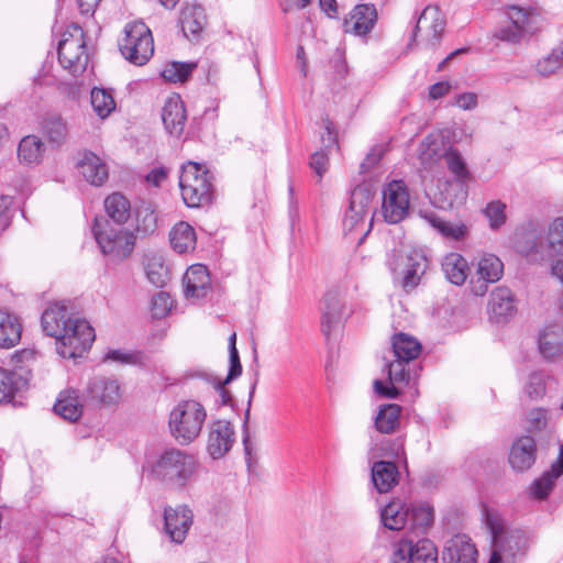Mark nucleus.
Masks as SVG:
<instances>
[{
  "instance_id": "bb28decb",
  "label": "nucleus",
  "mask_w": 563,
  "mask_h": 563,
  "mask_svg": "<svg viewBox=\"0 0 563 563\" xmlns=\"http://www.w3.org/2000/svg\"><path fill=\"white\" fill-rule=\"evenodd\" d=\"M207 23L205 10L200 4H186L180 13V25L184 35L189 41H196L200 36Z\"/></svg>"
},
{
  "instance_id": "a211bd4d",
  "label": "nucleus",
  "mask_w": 563,
  "mask_h": 563,
  "mask_svg": "<svg viewBox=\"0 0 563 563\" xmlns=\"http://www.w3.org/2000/svg\"><path fill=\"white\" fill-rule=\"evenodd\" d=\"M477 550L465 534L449 539L442 550L443 563H476Z\"/></svg>"
},
{
  "instance_id": "5701e85b",
  "label": "nucleus",
  "mask_w": 563,
  "mask_h": 563,
  "mask_svg": "<svg viewBox=\"0 0 563 563\" xmlns=\"http://www.w3.org/2000/svg\"><path fill=\"white\" fill-rule=\"evenodd\" d=\"M536 442L531 437L516 440L509 452V464L516 472L529 470L536 462Z\"/></svg>"
},
{
  "instance_id": "393cba45",
  "label": "nucleus",
  "mask_w": 563,
  "mask_h": 563,
  "mask_svg": "<svg viewBox=\"0 0 563 563\" xmlns=\"http://www.w3.org/2000/svg\"><path fill=\"white\" fill-rule=\"evenodd\" d=\"M77 166L84 178L92 186H102L108 180L107 164L92 152H84Z\"/></svg>"
},
{
  "instance_id": "864d4df0",
  "label": "nucleus",
  "mask_w": 563,
  "mask_h": 563,
  "mask_svg": "<svg viewBox=\"0 0 563 563\" xmlns=\"http://www.w3.org/2000/svg\"><path fill=\"white\" fill-rule=\"evenodd\" d=\"M190 376L191 377H200V378L207 380L208 383L212 384L213 387L219 391L223 405H228L231 401V395L224 388V385L227 384V383H224V380H219L207 372H198L196 374H191Z\"/></svg>"
},
{
  "instance_id": "2eb2a0df",
  "label": "nucleus",
  "mask_w": 563,
  "mask_h": 563,
  "mask_svg": "<svg viewBox=\"0 0 563 563\" xmlns=\"http://www.w3.org/2000/svg\"><path fill=\"white\" fill-rule=\"evenodd\" d=\"M345 300L340 290H329L321 306V331L330 340L338 335L345 320Z\"/></svg>"
},
{
  "instance_id": "20e7f679",
  "label": "nucleus",
  "mask_w": 563,
  "mask_h": 563,
  "mask_svg": "<svg viewBox=\"0 0 563 563\" xmlns=\"http://www.w3.org/2000/svg\"><path fill=\"white\" fill-rule=\"evenodd\" d=\"M206 418L207 411L199 401H179L169 413L168 427L172 437L180 445L190 444L201 433Z\"/></svg>"
},
{
  "instance_id": "423d86ee",
  "label": "nucleus",
  "mask_w": 563,
  "mask_h": 563,
  "mask_svg": "<svg viewBox=\"0 0 563 563\" xmlns=\"http://www.w3.org/2000/svg\"><path fill=\"white\" fill-rule=\"evenodd\" d=\"M93 235L102 254L110 261L121 262L129 257L135 245V236L132 232L113 227L106 219L96 218Z\"/></svg>"
},
{
  "instance_id": "3c124183",
  "label": "nucleus",
  "mask_w": 563,
  "mask_h": 563,
  "mask_svg": "<svg viewBox=\"0 0 563 563\" xmlns=\"http://www.w3.org/2000/svg\"><path fill=\"white\" fill-rule=\"evenodd\" d=\"M151 303H152V306H151L152 316L156 319H161V318H164L165 316H167L173 307V300H172L169 294H167L165 291L157 292L152 298Z\"/></svg>"
},
{
  "instance_id": "a878e982",
  "label": "nucleus",
  "mask_w": 563,
  "mask_h": 563,
  "mask_svg": "<svg viewBox=\"0 0 563 563\" xmlns=\"http://www.w3.org/2000/svg\"><path fill=\"white\" fill-rule=\"evenodd\" d=\"M377 19V12L373 4H358L344 20L345 32H352L355 35H365L373 27Z\"/></svg>"
},
{
  "instance_id": "39448f33",
  "label": "nucleus",
  "mask_w": 563,
  "mask_h": 563,
  "mask_svg": "<svg viewBox=\"0 0 563 563\" xmlns=\"http://www.w3.org/2000/svg\"><path fill=\"white\" fill-rule=\"evenodd\" d=\"M197 470L194 455L179 450H165L152 466L155 478L176 488H184Z\"/></svg>"
},
{
  "instance_id": "e433bc0d",
  "label": "nucleus",
  "mask_w": 563,
  "mask_h": 563,
  "mask_svg": "<svg viewBox=\"0 0 563 563\" xmlns=\"http://www.w3.org/2000/svg\"><path fill=\"white\" fill-rule=\"evenodd\" d=\"M467 262L462 255L450 253L444 256L442 271L452 284L462 285L467 278Z\"/></svg>"
},
{
  "instance_id": "aec40b11",
  "label": "nucleus",
  "mask_w": 563,
  "mask_h": 563,
  "mask_svg": "<svg viewBox=\"0 0 563 563\" xmlns=\"http://www.w3.org/2000/svg\"><path fill=\"white\" fill-rule=\"evenodd\" d=\"M162 120L165 130L175 137H180L187 121L184 101L179 95L168 97L162 109Z\"/></svg>"
},
{
  "instance_id": "13d9d810",
  "label": "nucleus",
  "mask_w": 563,
  "mask_h": 563,
  "mask_svg": "<svg viewBox=\"0 0 563 563\" xmlns=\"http://www.w3.org/2000/svg\"><path fill=\"white\" fill-rule=\"evenodd\" d=\"M328 154L325 150L317 151L311 155L310 166L317 173L319 177L323 175L328 166Z\"/></svg>"
},
{
  "instance_id": "1a4fd4ad",
  "label": "nucleus",
  "mask_w": 563,
  "mask_h": 563,
  "mask_svg": "<svg viewBox=\"0 0 563 563\" xmlns=\"http://www.w3.org/2000/svg\"><path fill=\"white\" fill-rule=\"evenodd\" d=\"M119 47L130 63L144 65L154 53L151 30L143 22L126 24L124 37L120 41Z\"/></svg>"
},
{
  "instance_id": "a18cd8bd",
  "label": "nucleus",
  "mask_w": 563,
  "mask_h": 563,
  "mask_svg": "<svg viewBox=\"0 0 563 563\" xmlns=\"http://www.w3.org/2000/svg\"><path fill=\"white\" fill-rule=\"evenodd\" d=\"M507 205L497 199L488 202L483 210L484 216L488 220L489 229L493 231L500 230L507 222Z\"/></svg>"
},
{
  "instance_id": "f704fd0d",
  "label": "nucleus",
  "mask_w": 563,
  "mask_h": 563,
  "mask_svg": "<svg viewBox=\"0 0 563 563\" xmlns=\"http://www.w3.org/2000/svg\"><path fill=\"white\" fill-rule=\"evenodd\" d=\"M25 385L26 380L22 375L0 367V405L11 402Z\"/></svg>"
},
{
  "instance_id": "5fc2aeb1",
  "label": "nucleus",
  "mask_w": 563,
  "mask_h": 563,
  "mask_svg": "<svg viewBox=\"0 0 563 563\" xmlns=\"http://www.w3.org/2000/svg\"><path fill=\"white\" fill-rule=\"evenodd\" d=\"M324 132L321 134L322 150L338 147V137L333 123L329 118L322 120Z\"/></svg>"
},
{
  "instance_id": "338daca9",
  "label": "nucleus",
  "mask_w": 563,
  "mask_h": 563,
  "mask_svg": "<svg viewBox=\"0 0 563 563\" xmlns=\"http://www.w3.org/2000/svg\"><path fill=\"white\" fill-rule=\"evenodd\" d=\"M101 0H77L78 8L82 14H92Z\"/></svg>"
},
{
  "instance_id": "774afa93",
  "label": "nucleus",
  "mask_w": 563,
  "mask_h": 563,
  "mask_svg": "<svg viewBox=\"0 0 563 563\" xmlns=\"http://www.w3.org/2000/svg\"><path fill=\"white\" fill-rule=\"evenodd\" d=\"M319 4L322 11L327 13L328 16L333 18L336 15V1L335 0H319Z\"/></svg>"
},
{
  "instance_id": "f257e3e1",
  "label": "nucleus",
  "mask_w": 563,
  "mask_h": 563,
  "mask_svg": "<svg viewBox=\"0 0 563 563\" xmlns=\"http://www.w3.org/2000/svg\"><path fill=\"white\" fill-rule=\"evenodd\" d=\"M43 331L55 339L63 358L81 357L92 345L96 334L85 319L75 316L65 302H54L42 313Z\"/></svg>"
},
{
  "instance_id": "37998d69",
  "label": "nucleus",
  "mask_w": 563,
  "mask_h": 563,
  "mask_svg": "<svg viewBox=\"0 0 563 563\" xmlns=\"http://www.w3.org/2000/svg\"><path fill=\"white\" fill-rule=\"evenodd\" d=\"M382 521L389 530H400L407 528L408 508L399 504L390 503L382 510Z\"/></svg>"
},
{
  "instance_id": "0e129e2a",
  "label": "nucleus",
  "mask_w": 563,
  "mask_h": 563,
  "mask_svg": "<svg viewBox=\"0 0 563 563\" xmlns=\"http://www.w3.org/2000/svg\"><path fill=\"white\" fill-rule=\"evenodd\" d=\"M166 177H167V172L165 168H163V167L154 168L147 174L146 181L156 187H159L161 184L166 179Z\"/></svg>"
},
{
  "instance_id": "0eeeda50",
  "label": "nucleus",
  "mask_w": 563,
  "mask_h": 563,
  "mask_svg": "<svg viewBox=\"0 0 563 563\" xmlns=\"http://www.w3.org/2000/svg\"><path fill=\"white\" fill-rule=\"evenodd\" d=\"M179 187L184 202L190 208L200 207L211 201V176L202 165L196 162L189 161L181 166Z\"/></svg>"
},
{
  "instance_id": "09e8293b",
  "label": "nucleus",
  "mask_w": 563,
  "mask_h": 563,
  "mask_svg": "<svg viewBox=\"0 0 563 563\" xmlns=\"http://www.w3.org/2000/svg\"><path fill=\"white\" fill-rule=\"evenodd\" d=\"M563 65V49L558 47L552 49L550 54L542 57L536 64V70L541 76H550L560 69Z\"/></svg>"
},
{
  "instance_id": "b1692460",
  "label": "nucleus",
  "mask_w": 563,
  "mask_h": 563,
  "mask_svg": "<svg viewBox=\"0 0 563 563\" xmlns=\"http://www.w3.org/2000/svg\"><path fill=\"white\" fill-rule=\"evenodd\" d=\"M488 312L496 322H501L515 314L516 301L508 287L499 286L492 291Z\"/></svg>"
},
{
  "instance_id": "4be33fe9",
  "label": "nucleus",
  "mask_w": 563,
  "mask_h": 563,
  "mask_svg": "<svg viewBox=\"0 0 563 563\" xmlns=\"http://www.w3.org/2000/svg\"><path fill=\"white\" fill-rule=\"evenodd\" d=\"M88 397L101 405H115L122 397L119 382L111 377H95L88 385Z\"/></svg>"
},
{
  "instance_id": "a19ab883",
  "label": "nucleus",
  "mask_w": 563,
  "mask_h": 563,
  "mask_svg": "<svg viewBox=\"0 0 563 563\" xmlns=\"http://www.w3.org/2000/svg\"><path fill=\"white\" fill-rule=\"evenodd\" d=\"M433 522V511L429 506L420 505L408 508L407 528L418 537L424 533L426 529Z\"/></svg>"
},
{
  "instance_id": "72a5a7b5",
  "label": "nucleus",
  "mask_w": 563,
  "mask_h": 563,
  "mask_svg": "<svg viewBox=\"0 0 563 563\" xmlns=\"http://www.w3.org/2000/svg\"><path fill=\"white\" fill-rule=\"evenodd\" d=\"M169 235L170 244L177 253H188L196 249V232L187 222L177 223L170 231Z\"/></svg>"
},
{
  "instance_id": "2f4dec72",
  "label": "nucleus",
  "mask_w": 563,
  "mask_h": 563,
  "mask_svg": "<svg viewBox=\"0 0 563 563\" xmlns=\"http://www.w3.org/2000/svg\"><path fill=\"white\" fill-rule=\"evenodd\" d=\"M57 415L69 421H77L82 415V405L79 401L77 390L62 391L54 405Z\"/></svg>"
},
{
  "instance_id": "412c9836",
  "label": "nucleus",
  "mask_w": 563,
  "mask_h": 563,
  "mask_svg": "<svg viewBox=\"0 0 563 563\" xmlns=\"http://www.w3.org/2000/svg\"><path fill=\"white\" fill-rule=\"evenodd\" d=\"M185 297L200 299L207 296L211 288L209 272L205 265L190 266L183 278Z\"/></svg>"
},
{
  "instance_id": "f8f14e48",
  "label": "nucleus",
  "mask_w": 563,
  "mask_h": 563,
  "mask_svg": "<svg viewBox=\"0 0 563 563\" xmlns=\"http://www.w3.org/2000/svg\"><path fill=\"white\" fill-rule=\"evenodd\" d=\"M445 20L437 5H428L418 16L412 30L408 47H411L420 34L421 40L430 48H434L441 41L444 32Z\"/></svg>"
},
{
  "instance_id": "680f3d73",
  "label": "nucleus",
  "mask_w": 563,
  "mask_h": 563,
  "mask_svg": "<svg viewBox=\"0 0 563 563\" xmlns=\"http://www.w3.org/2000/svg\"><path fill=\"white\" fill-rule=\"evenodd\" d=\"M250 409L245 412V422H244V435H243V446L245 453V461L249 470H251L253 460H252V445L250 442V435L247 431V418H249Z\"/></svg>"
},
{
  "instance_id": "4c0bfd02",
  "label": "nucleus",
  "mask_w": 563,
  "mask_h": 563,
  "mask_svg": "<svg viewBox=\"0 0 563 563\" xmlns=\"http://www.w3.org/2000/svg\"><path fill=\"white\" fill-rule=\"evenodd\" d=\"M104 209L108 217L119 225L131 217L130 201L120 192H113L106 198Z\"/></svg>"
},
{
  "instance_id": "6e6d98bb",
  "label": "nucleus",
  "mask_w": 563,
  "mask_h": 563,
  "mask_svg": "<svg viewBox=\"0 0 563 563\" xmlns=\"http://www.w3.org/2000/svg\"><path fill=\"white\" fill-rule=\"evenodd\" d=\"M384 153L383 145L373 146L360 165L361 173H366L374 167L382 159Z\"/></svg>"
},
{
  "instance_id": "e2e57ef3",
  "label": "nucleus",
  "mask_w": 563,
  "mask_h": 563,
  "mask_svg": "<svg viewBox=\"0 0 563 563\" xmlns=\"http://www.w3.org/2000/svg\"><path fill=\"white\" fill-rule=\"evenodd\" d=\"M450 84L448 81H439L433 84L429 88V96L433 100H438L442 97H444L450 91Z\"/></svg>"
},
{
  "instance_id": "9b49d317",
  "label": "nucleus",
  "mask_w": 563,
  "mask_h": 563,
  "mask_svg": "<svg viewBox=\"0 0 563 563\" xmlns=\"http://www.w3.org/2000/svg\"><path fill=\"white\" fill-rule=\"evenodd\" d=\"M391 563H438V551L429 539L402 538L396 544Z\"/></svg>"
},
{
  "instance_id": "bf43d9fd",
  "label": "nucleus",
  "mask_w": 563,
  "mask_h": 563,
  "mask_svg": "<svg viewBox=\"0 0 563 563\" xmlns=\"http://www.w3.org/2000/svg\"><path fill=\"white\" fill-rule=\"evenodd\" d=\"M230 357V368L228 375L224 379V383H230L231 380L239 377L242 373V365L240 362V356L238 351L229 352Z\"/></svg>"
},
{
  "instance_id": "052dcab7",
  "label": "nucleus",
  "mask_w": 563,
  "mask_h": 563,
  "mask_svg": "<svg viewBox=\"0 0 563 563\" xmlns=\"http://www.w3.org/2000/svg\"><path fill=\"white\" fill-rule=\"evenodd\" d=\"M455 104L463 110H473L477 107V96L474 92H464L456 97Z\"/></svg>"
},
{
  "instance_id": "c03bdc74",
  "label": "nucleus",
  "mask_w": 563,
  "mask_h": 563,
  "mask_svg": "<svg viewBox=\"0 0 563 563\" xmlns=\"http://www.w3.org/2000/svg\"><path fill=\"white\" fill-rule=\"evenodd\" d=\"M197 68V63L172 62L162 70V76L169 82H184Z\"/></svg>"
},
{
  "instance_id": "49530a36",
  "label": "nucleus",
  "mask_w": 563,
  "mask_h": 563,
  "mask_svg": "<svg viewBox=\"0 0 563 563\" xmlns=\"http://www.w3.org/2000/svg\"><path fill=\"white\" fill-rule=\"evenodd\" d=\"M547 247L550 255L563 256V218H555L548 228Z\"/></svg>"
},
{
  "instance_id": "9d476101",
  "label": "nucleus",
  "mask_w": 563,
  "mask_h": 563,
  "mask_svg": "<svg viewBox=\"0 0 563 563\" xmlns=\"http://www.w3.org/2000/svg\"><path fill=\"white\" fill-rule=\"evenodd\" d=\"M382 213L387 223L396 224L409 213L410 196L404 180H391L383 188Z\"/></svg>"
},
{
  "instance_id": "f03ea898",
  "label": "nucleus",
  "mask_w": 563,
  "mask_h": 563,
  "mask_svg": "<svg viewBox=\"0 0 563 563\" xmlns=\"http://www.w3.org/2000/svg\"><path fill=\"white\" fill-rule=\"evenodd\" d=\"M394 358L386 363L390 386L382 380L374 382V390L379 396L396 399L399 390L396 385H408L417 375L412 362L421 352L420 342L406 333H396L391 339Z\"/></svg>"
},
{
  "instance_id": "603ef678",
  "label": "nucleus",
  "mask_w": 563,
  "mask_h": 563,
  "mask_svg": "<svg viewBox=\"0 0 563 563\" xmlns=\"http://www.w3.org/2000/svg\"><path fill=\"white\" fill-rule=\"evenodd\" d=\"M526 394L531 399L541 398L545 394V378L541 372H533L529 375L525 387Z\"/></svg>"
},
{
  "instance_id": "c9c22d12",
  "label": "nucleus",
  "mask_w": 563,
  "mask_h": 563,
  "mask_svg": "<svg viewBox=\"0 0 563 563\" xmlns=\"http://www.w3.org/2000/svg\"><path fill=\"white\" fill-rule=\"evenodd\" d=\"M42 134L54 146H60L68 136V128L62 117L56 114L47 115L43 119Z\"/></svg>"
},
{
  "instance_id": "de8ad7c7",
  "label": "nucleus",
  "mask_w": 563,
  "mask_h": 563,
  "mask_svg": "<svg viewBox=\"0 0 563 563\" xmlns=\"http://www.w3.org/2000/svg\"><path fill=\"white\" fill-rule=\"evenodd\" d=\"M145 272L150 283L156 287H163L168 279V269L159 256H152L147 260Z\"/></svg>"
},
{
  "instance_id": "ea45409f",
  "label": "nucleus",
  "mask_w": 563,
  "mask_h": 563,
  "mask_svg": "<svg viewBox=\"0 0 563 563\" xmlns=\"http://www.w3.org/2000/svg\"><path fill=\"white\" fill-rule=\"evenodd\" d=\"M444 161L455 181L466 191V183L472 176L461 153L457 150L450 148L444 154Z\"/></svg>"
},
{
  "instance_id": "c756f323",
  "label": "nucleus",
  "mask_w": 563,
  "mask_h": 563,
  "mask_svg": "<svg viewBox=\"0 0 563 563\" xmlns=\"http://www.w3.org/2000/svg\"><path fill=\"white\" fill-rule=\"evenodd\" d=\"M561 475H563V444L560 445L558 459L552 463L551 470L544 472L531 484V494L538 499L547 498Z\"/></svg>"
},
{
  "instance_id": "7ed1b4c3",
  "label": "nucleus",
  "mask_w": 563,
  "mask_h": 563,
  "mask_svg": "<svg viewBox=\"0 0 563 563\" xmlns=\"http://www.w3.org/2000/svg\"><path fill=\"white\" fill-rule=\"evenodd\" d=\"M485 522L492 536V555L488 563H517L529 549L528 533L510 527L496 511L485 512Z\"/></svg>"
},
{
  "instance_id": "ddd939ff",
  "label": "nucleus",
  "mask_w": 563,
  "mask_h": 563,
  "mask_svg": "<svg viewBox=\"0 0 563 563\" xmlns=\"http://www.w3.org/2000/svg\"><path fill=\"white\" fill-rule=\"evenodd\" d=\"M374 191L368 185H357L352 191L349 208L343 218V228L353 231L363 228L371 214Z\"/></svg>"
},
{
  "instance_id": "6ab92c4d",
  "label": "nucleus",
  "mask_w": 563,
  "mask_h": 563,
  "mask_svg": "<svg viewBox=\"0 0 563 563\" xmlns=\"http://www.w3.org/2000/svg\"><path fill=\"white\" fill-rule=\"evenodd\" d=\"M476 275L478 280L473 285V292L483 296L487 291L488 283H497L504 275V263L495 254H484L478 263Z\"/></svg>"
},
{
  "instance_id": "58836bf2",
  "label": "nucleus",
  "mask_w": 563,
  "mask_h": 563,
  "mask_svg": "<svg viewBox=\"0 0 563 563\" xmlns=\"http://www.w3.org/2000/svg\"><path fill=\"white\" fill-rule=\"evenodd\" d=\"M44 144L36 135L24 136L18 146V157L22 164L33 165L42 161Z\"/></svg>"
},
{
  "instance_id": "dca6fc26",
  "label": "nucleus",
  "mask_w": 563,
  "mask_h": 563,
  "mask_svg": "<svg viewBox=\"0 0 563 563\" xmlns=\"http://www.w3.org/2000/svg\"><path fill=\"white\" fill-rule=\"evenodd\" d=\"M235 442L233 424L227 420H217L209 426L207 451L214 460L223 457Z\"/></svg>"
},
{
  "instance_id": "cd10ccee",
  "label": "nucleus",
  "mask_w": 563,
  "mask_h": 563,
  "mask_svg": "<svg viewBox=\"0 0 563 563\" xmlns=\"http://www.w3.org/2000/svg\"><path fill=\"white\" fill-rule=\"evenodd\" d=\"M427 267L428 260L421 251L412 250L406 255L402 271V287L406 291H410L419 285Z\"/></svg>"
},
{
  "instance_id": "8fccbe9b",
  "label": "nucleus",
  "mask_w": 563,
  "mask_h": 563,
  "mask_svg": "<svg viewBox=\"0 0 563 563\" xmlns=\"http://www.w3.org/2000/svg\"><path fill=\"white\" fill-rule=\"evenodd\" d=\"M157 228V216L148 206H143L136 211V231L144 235L152 234Z\"/></svg>"
},
{
  "instance_id": "f3484780",
  "label": "nucleus",
  "mask_w": 563,
  "mask_h": 563,
  "mask_svg": "<svg viewBox=\"0 0 563 563\" xmlns=\"http://www.w3.org/2000/svg\"><path fill=\"white\" fill-rule=\"evenodd\" d=\"M192 510L186 505L164 509L165 531L175 543H183L192 525Z\"/></svg>"
},
{
  "instance_id": "473e14b6",
  "label": "nucleus",
  "mask_w": 563,
  "mask_h": 563,
  "mask_svg": "<svg viewBox=\"0 0 563 563\" xmlns=\"http://www.w3.org/2000/svg\"><path fill=\"white\" fill-rule=\"evenodd\" d=\"M22 327L18 318L0 310V347L10 349L21 339Z\"/></svg>"
},
{
  "instance_id": "6e6552de",
  "label": "nucleus",
  "mask_w": 563,
  "mask_h": 563,
  "mask_svg": "<svg viewBox=\"0 0 563 563\" xmlns=\"http://www.w3.org/2000/svg\"><path fill=\"white\" fill-rule=\"evenodd\" d=\"M57 53L60 65L74 76L86 69L89 56L84 31L78 24L70 25L63 34Z\"/></svg>"
},
{
  "instance_id": "7c9ffc66",
  "label": "nucleus",
  "mask_w": 563,
  "mask_h": 563,
  "mask_svg": "<svg viewBox=\"0 0 563 563\" xmlns=\"http://www.w3.org/2000/svg\"><path fill=\"white\" fill-rule=\"evenodd\" d=\"M401 407L397 404H386L379 407L374 418V428L383 434L397 431L400 424Z\"/></svg>"
},
{
  "instance_id": "4d7b16f0",
  "label": "nucleus",
  "mask_w": 563,
  "mask_h": 563,
  "mask_svg": "<svg viewBox=\"0 0 563 563\" xmlns=\"http://www.w3.org/2000/svg\"><path fill=\"white\" fill-rule=\"evenodd\" d=\"M438 232H440L443 236L452 239V240H459L463 238L465 234V227L459 225V224H452L446 221H442L441 225L438 229Z\"/></svg>"
},
{
  "instance_id": "c85d7f7f",
  "label": "nucleus",
  "mask_w": 563,
  "mask_h": 563,
  "mask_svg": "<svg viewBox=\"0 0 563 563\" xmlns=\"http://www.w3.org/2000/svg\"><path fill=\"white\" fill-rule=\"evenodd\" d=\"M399 481V471L394 462L377 461L372 466V482L379 494L390 492Z\"/></svg>"
},
{
  "instance_id": "69168bd1",
  "label": "nucleus",
  "mask_w": 563,
  "mask_h": 563,
  "mask_svg": "<svg viewBox=\"0 0 563 563\" xmlns=\"http://www.w3.org/2000/svg\"><path fill=\"white\" fill-rule=\"evenodd\" d=\"M106 360H111L121 363H131L133 360V355L123 353L120 350H113L107 353Z\"/></svg>"
},
{
  "instance_id": "79ce46f5",
  "label": "nucleus",
  "mask_w": 563,
  "mask_h": 563,
  "mask_svg": "<svg viewBox=\"0 0 563 563\" xmlns=\"http://www.w3.org/2000/svg\"><path fill=\"white\" fill-rule=\"evenodd\" d=\"M90 102L95 113L106 119L115 109V101L110 90L95 87L90 92Z\"/></svg>"
},
{
  "instance_id": "4468645a",
  "label": "nucleus",
  "mask_w": 563,
  "mask_h": 563,
  "mask_svg": "<svg viewBox=\"0 0 563 563\" xmlns=\"http://www.w3.org/2000/svg\"><path fill=\"white\" fill-rule=\"evenodd\" d=\"M506 14L510 24L500 27L495 33V37L510 44H518L527 34L533 32V22L537 16L533 11L519 5H510L507 8Z\"/></svg>"
}]
</instances>
